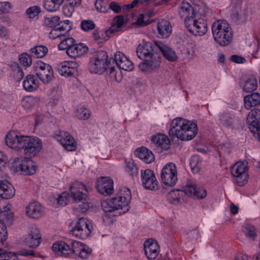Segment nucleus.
<instances>
[{
	"instance_id": "nucleus-35",
	"label": "nucleus",
	"mask_w": 260,
	"mask_h": 260,
	"mask_svg": "<svg viewBox=\"0 0 260 260\" xmlns=\"http://www.w3.org/2000/svg\"><path fill=\"white\" fill-rule=\"evenodd\" d=\"M24 88L28 91L36 90L39 87V81L32 75H27L23 81Z\"/></svg>"
},
{
	"instance_id": "nucleus-31",
	"label": "nucleus",
	"mask_w": 260,
	"mask_h": 260,
	"mask_svg": "<svg viewBox=\"0 0 260 260\" xmlns=\"http://www.w3.org/2000/svg\"><path fill=\"white\" fill-rule=\"evenodd\" d=\"M244 103L245 108L247 110H250L252 107L259 105L260 104V93L254 92L245 96Z\"/></svg>"
},
{
	"instance_id": "nucleus-24",
	"label": "nucleus",
	"mask_w": 260,
	"mask_h": 260,
	"mask_svg": "<svg viewBox=\"0 0 260 260\" xmlns=\"http://www.w3.org/2000/svg\"><path fill=\"white\" fill-rule=\"evenodd\" d=\"M41 240L39 230L36 228H33L24 239V242L29 247L36 248L40 244Z\"/></svg>"
},
{
	"instance_id": "nucleus-53",
	"label": "nucleus",
	"mask_w": 260,
	"mask_h": 260,
	"mask_svg": "<svg viewBox=\"0 0 260 260\" xmlns=\"http://www.w3.org/2000/svg\"><path fill=\"white\" fill-rule=\"evenodd\" d=\"M126 169L131 175H134L137 172V168L132 161H128L126 162Z\"/></svg>"
},
{
	"instance_id": "nucleus-1",
	"label": "nucleus",
	"mask_w": 260,
	"mask_h": 260,
	"mask_svg": "<svg viewBox=\"0 0 260 260\" xmlns=\"http://www.w3.org/2000/svg\"><path fill=\"white\" fill-rule=\"evenodd\" d=\"M7 145L16 151L23 150L25 154L35 156L42 149V142L37 137L24 136L17 131L9 132L5 137Z\"/></svg>"
},
{
	"instance_id": "nucleus-54",
	"label": "nucleus",
	"mask_w": 260,
	"mask_h": 260,
	"mask_svg": "<svg viewBox=\"0 0 260 260\" xmlns=\"http://www.w3.org/2000/svg\"><path fill=\"white\" fill-rule=\"evenodd\" d=\"M11 9V5L9 2H0V12L3 13H8Z\"/></svg>"
},
{
	"instance_id": "nucleus-13",
	"label": "nucleus",
	"mask_w": 260,
	"mask_h": 260,
	"mask_svg": "<svg viewBox=\"0 0 260 260\" xmlns=\"http://www.w3.org/2000/svg\"><path fill=\"white\" fill-rule=\"evenodd\" d=\"M35 71L39 79L44 84L50 82L53 76L51 67L42 61L38 62L35 66Z\"/></svg>"
},
{
	"instance_id": "nucleus-36",
	"label": "nucleus",
	"mask_w": 260,
	"mask_h": 260,
	"mask_svg": "<svg viewBox=\"0 0 260 260\" xmlns=\"http://www.w3.org/2000/svg\"><path fill=\"white\" fill-rule=\"evenodd\" d=\"M124 23V17L122 15L116 16L113 19V24L111 27L106 31L107 36L114 32L119 31Z\"/></svg>"
},
{
	"instance_id": "nucleus-3",
	"label": "nucleus",
	"mask_w": 260,
	"mask_h": 260,
	"mask_svg": "<svg viewBox=\"0 0 260 260\" xmlns=\"http://www.w3.org/2000/svg\"><path fill=\"white\" fill-rule=\"evenodd\" d=\"M198 131V126L196 122L181 117H177L172 121L169 135L181 140L187 141L193 139Z\"/></svg>"
},
{
	"instance_id": "nucleus-62",
	"label": "nucleus",
	"mask_w": 260,
	"mask_h": 260,
	"mask_svg": "<svg viewBox=\"0 0 260 260\" xmlns=\"http://www.w3.org/2000/svg\"><path fill=\"white\" fill-rule=\"evenodd\" d=\"M56 27L59 29L64 36H66V34L70 30L67 27V25H64L60 22L58 23Z\"/></svg>"
},
{
	"instance_id": "nucleus-63",
	"label": "nucleus",
	"mask_w": 260,
	"mask_h": 260,
	"mask_svg": "<svg viewBox=\"0 0 260 260\" xmlns=\"http://www.w3.org/2000/svg\"><path fill=\"white\" fill-rule=\"evenodd\" d=\"M169 197L172 198L174 201L178 202L180 200V196L179 194V191H172L169 193Z\"/></svg>"
},
{
	"instance_id": "nucleus-64",
	"label": "nucleus",
	"mask_w": 260,
	"mask_h": 260,
	"mask_svg": "<svg viewBox=\"0 0 260 260\" xmlns=\"http://www.w3.org/2000/svg\"><path fill=\"white\" fill-rule=\"evenodd\" d=\"M94 31L92 32V37L95 40H99L101 39V36L103 35L102 32H101L98 28L94 29Z\"/></svg>"
},
{
	"instance_id": "nucleus-12",
	"label": "nucleus",
	"mask_w": 260,
	"mask_h": 260,
	"mask_svg": "<svg viewBox=\"0 0 260 260\" xmlns=\"http://www.w3.org/2000/svg\"><path fill=\"white\" fill-rule=\"evenodd\" d=\"M247 122L250 131L260 141V109L251 110L247 116Z\"/></svg>"
},
{
	"instance_id": "nucleus-58",
	"label": "nucleus",
	"mask_w": 260,
	"mask_h": 260,
	"mask_svg": "<svg viewBox=\"0 0 260 260\" xmlns=\"http://www.w3.org/2000/svg\"><path fill=\"white\" fill-rule=\"evenodd\" d=\"M109 7L110 9L116 13H119L121 11V6L115 2H112L109 5Z\"/></svg>"
},
{
	"instance_id": "nucleus-14",
	"label": "nucleus",
	"mask_w": 260,
	"mask_h": 260,
	"mask_svg": "<svg viewBox=\"0 0 260 260\" xmlns=\"http://www.w3.org/2000/svg\"><path fill=\"white\" fill-rule=\"evenodd\" d=\"M141 178L143 186L147 189L156 190L158 189V182L154 172L150 169L142 170Z\"/></svg>"
},
{
	"instance_id": "nucleus-28",
	"label": "nucleus",
	"mask_w": 260,
	"mask_h": 260,
	"mask_svg": "<svg viewBox=\"0 0 260 260\" xmlns=\"http://www.w3.org/2000/svg\"><path fill=\"white\" fill-rule=\"evenodd\" d=\"M27 215L32 218H39L42 215L41 205L38 202L30 203L25 208Z\"/></svg>"
},
{
	"instance_id": "nucleus-21",
	"label": "nucleus",
	"mask_w": 260,
	"mask_h": 260,
	"mask_svg": "<svg viewBox=\"0 0 260 260\" xmlns=\"http://www.w3.org/2000/svg\"><path fill=\"white\" fill-rule=\"evenodd\" d=\"M96 188L100 193L110 195L113 192V181L110 177H102L97 180Z\"/></svg>"
},
{
	"instance_id": "nucleus-22",
	"label": "nucleus",
	"mask_w": 260,
	"mask_h": 260,
	"mask_svg": "<svg viewBox=\"0 0 260 260\" xmlns=\"http://www.w3.org/2000/svg\"><path fill=\"white\" fill-rule=\"evenodd\" d=\"M157 49L158 47H155V44L153 45L151 42H146L138 46L136 53L138 57L142 60L150 57L152 54H158L154 52L157 51Z\"/></svg>"
},
{
	"instance_id": "nucleus-46",
	"label": "nucleus",
	"mask_w": 260,
	"mask_h": 260,
	"mask_svg": "<svg viewBox=\"0 0 260 260\" xmlns=\"http://www.w3.org/2000/svg\"><path fill=\"white\" fill-rule=\"evenodd\" d=\"M74 40L73 38L64 36L58 45V49L60 50H65L67 46L70 44H71V43L74 41Z\"/></svg>"
},
{
	"instance_id": "nucleus-20",
	"label": "nucleus",
	"mask_w": 260,
	"mask_h": 260,
	"mask_svg": "<svg viewBox=\"0 0 260 260\" xmlns=\"http://www.w3.org/2000/svg\"><path fill=\"white\" fill-rule=\"evenodd\" d=\"M143 247L145 255L148 259H154L160 251L159 246L157 242L152 239L146 240Z\"/></svg>"
},
{
	"instance_id": "nucleus-61",
	"label": "nucleus",
	"mask_w": 260,
	"mask_h": 260,
	"mask_svg": "<svg viewBox=\"0 0 260 260\" xmlns=\"http://www.w3.org/2000/svg\"><path fill=\"white\" fill-rule=\"evenodd\" d=\"M7 161V157L3 152L0 151V170L5 167Z\"/></svg>"
},
{
	"instance_id": "nucleus-42",
	"label": "nucleus",
	"mask_w": 260,
	"mask_h": 260,
	"mask_svg": "<svg viewBox=\"0 0 260 260\" xmlns=\"http://www.w3.org/2000/svg\"><path fill=\"white\" fill-rule=\"evenodd\" d=\"M243 232L247 237L251 239H253L256 235L255 227L251 224L246 225L244 228Z\"/></svg>"
},
{
	"instance_id": "nucleus-2",
	"label": "nucleus",
	"mask_w": 260,
	"mask_h": 260,
	"mask_svg": "<svg viewBox=\"0 0 260 260\" xmlns=\"http://www.w3.org/2000/svg\"><path fill=\"white\" fill-rule=\"evenodd\" d=\"M131 198L130 190L126 187H122L120 188L117 197L102 202L101 205L105 212L103 216V220L104 221L108 220V212L119 209L122 210L120 212V214L127 212L129 210L128 204Z\"/></svg>"
},
{
	"instance_id": "nucleus-51",
	"label": "nucleus",
	"mask_w": 260,
	"mask_h": 260,
	"mask_svg": "<svg viewBox=\"0 0 260 260\" xmlns=\"http://www.w3.org/2000/svg\"><path fill=\"white\" fill-rule=\"evenodd\" d=\"M70 197L68 193L64 192L60 194L58 199H57V203L61 206H64L67 204Z\"/></svg>"
},
{
	"instance_id": "nucleus-6",
	"label": "nucleus",
	"mask_w": 260,
	"mask_h": 260,
	"mask_svg": "<svg viewBox=\"0 0 260 260\" xmlns=\"http://www.w3.org/2000/svg\"><path fill=\"white\" fill-rule=\"evenodd\" d=\"M72 247L63 241L55 242L52 245V249L58 254L66 256L71 253L78 254L84 247L82 243L77 241H71Z\"/></svg>"
},
{
	"instance_id": "nucleus-26",
	"label": "nucleus",
	"mask_w": 260,
	"mask_h": 260,
	"mask_svg": "<svg viewBox=\"0 0 260 260\" xmlns=\"http://www.w3.org/2000/svg\"><path fill=\"white\" fill-rule=\"evenodd\" d=\"M179 14L181 18L184 19L185 24L186 20L191 19L196 16L192 6L189 3L184 1L180 6Z\"/></svg>"
},
{
	"instance_id": "nucleus-52",
	"label": "nucleus",
	"mask_w": 260,
	"mask_h": 260,
	"mask_svg": "<svg viewBox=\"0 0 260 260\" xmlns=\"http://www.w3.org/2000/svg\"><path fill=\"white\" fill-rule=\"evenodd\" d=\"M49 37L50 39H52L59 38L60 40H61L64 36L63 35V34L60 31L59 29L55 27L54 28L51 30L49 34Z\"/></svg>"
},
{
	"instance_id": "nucleus-17",
	"label": "nucleus",
	"mask_w": 260,
	"mask_h": 260,
	"mask_svg": "<svg viewBox=\"0 0 260 260\" xmlns=\"http://www.w3.org/2000/svg\"><path fill=\"white\" fill-rule=\"evenodd\" d=\"M71 197L75 201L85 200L87 198L88 190L82 183L75 181L70 187Z\"/></svg>"
},
{
	"instance_id": "nucleus-10",
	"label": "nucleus",
	"mask_w": 260,
	"mask_h": 260,
	"mask_svg": "<svg viewBox=\"0 0 260 260\" xmlns=\"http://www.w3.org/2000/svg\"><path fill=\"white\" fill-rule=\"evenodd\" d=\"M188 31L196 36H203L207 31V24L202 18H197V15L186 21L185 24Z\"/></svg>"
},
{
	"instance_id": "nucleus-38",
	"label": "nucleus",
	"mask_w": 260,
	"mask_h": 260,
	"mask_svg": "<svg viewBox=\"0 0 260 260\" xmlns=\"http://www.w3.org/2000/svg\"><path fill=\"white\" fill-rule=\"evenodd\" d=\"M201 161L199 156L194 155L191 157L189 166L194 173H197L200 171L201 169Z\"/></svg>"
},
{
	"instance_id": "nucleus-16",
	"label": "nucleus",
	"mask_w": 260,
	"mask_h": 260,
	"mask_svg": "<svg viewBox=\"0 0 260 260\" xmlns=\"http://www.w3.org/2000/svg\"><path fill=\"white\" fill-rule=\"evenodd\" d=\"M54 138L66 150L74 151L76 149V142L69 133L63 131H59Z\"/></svg>"
},
{
	"instance_id": "nucleus-50",
	"label": "nucleus",
	"mask_w": 260,
	"mask_h": 260,
	"mask_svg": "<svg viewBox=\"0 0 260 260\" xmlns=\"http://www.w3.org/2000/svg\"><path fill=\"white\" fill-rule=\"evenodd\" d=\"M96 9L101 12H105L107 11L108 4L107 2L103 0H96L94 3Z\"/></svg>"
},
{
	"instance_id": "nucleus-9",
	"label": "nucleus",
	"mask_w": 260,
	"mask_h": 260,
	"mask_svg": "<svg viewBox=\"0 0 260 260\" xmlns=\"http://www.w3.org/2000/svg\"><path fill=\"white\" fill-rule=\"evenodd\" d=\"M161 179L164 184L169 186L175 185L177 181V170L176 165L169 162L162 169Z\"/></svg>"
},
{
	"instance_id": "nucleus-40",
	"label": "nucleus",
	"mask_w": 260,
	"mask_h": 260,
	"mask_svg": "<svg viewBox=\"0 0 260 260\" xmlns=\"http://www.w3.org/2000/svg\"><path fill=\"white\" fill-rule=\"evenodd\" d=\"M90 115L89 110L83 107L78 108L76 111V116L80 119H88Z\"/></svg>"
},
{
	"instance_id": "nucleus-57",
	"label": "nucleus",
	"mask_w": 260,
	"mask_h": 260,
	"mask_svg": "<svg viewBox=\"0 0 260 260\" xmlns=\"http://www.w3.org/2000/svg\"><path fill=\"white\" fill-rule=\"evenodd\" d=\"M7 237V232L4 224L0 221V240H6Z\"/></svg>"
},
{
	"instance_id": "nucleus-41",
	"label": "nucleus",
	"mask_w": 260,
	"mask_h": 260,
	"mask_svg": "<svg viewBox=\"0 0 260 260\" xmlns=\"http://www.w3.org/2000/svg\"><path fill=\"white\" fill-rule=\"evenodd\" d=\"M60 5L52 0H45L44 2V8L48 11L52 12L57 10Z\"/></svg>"
},
{
	"instance_id": "nucleus-30",
	"label": "nucleus",
	"mask_w": 260,
	"mask_h": 260,
	"mask_svg": "<svg viewBox=\"0 0 260 260\" xmlns=\"http://www.w3.org/2000/svg\"><path fill=\"white\" fill-rule=\"evenodd\" d=\"M240 86L245 92H252L255 90L258 87L256 79L253 76L248 77L243 80Z\"/></svg>"
},
{
	"instance_id": "nucleus-15",
	"label": "nucleus",
	"mask_w": 260,
	"mask_h": 260,
	"mask_svg": "<svg viewBox=\"0 0 260 260\" xmlns=\"http://www.w3.org/2000/svg\"><path fill=\"white\" fill-rule=\"evenodd\" d=\"M142 60L143 61L139 66L142 72L151 73L158 69L160 66V56L159 54H152L150 57Z\"/></svg>"
},
{
	"instance_id": "nucleus-11",
	"label": "nucleus",
	"mask_w": 260,
	"mask_h": 260,
	"mask_svg": "<svg viewBox=\"0 0 260 260\" xmlns=\"http://www.w3.org/2000/svg\"><path fill=\"white\" fill-rule=\"evenodd\" d=\"M14 167L16 171L25 175H33L36 172V167L34 162L26 157L15 158L14 160Z\"/></svg>"
},
{
	"instance_id": "nucleus-19",
	"label": "nucleus",
	"mask_w": 260,
	"mask_h": 260,
	"mask_svg": "<svg viewBox=\"0 0 260 260\" xmlns=\"http://www.w3.org/2000/svg\"><path fill=\"white\" fill-rule=\"evenodd\" d=\"M79 67V64L76 61H64L58 64V72L61 76L70 77L77 72Z\"/></svg>"
},
{
	"instance_id": "nucleus-49",
	"label": "nucleus",
	"mask_w": 260,
	"mask_h": 260,
	"mask_svg": "<svg viewBox=\"0 0 260 260\" xmlns=\"http://www.w3.org/2000/svg\"><path fill=\"white\" fill-rule=\"evenodd\" d=\"M60 18L57 16H55L51 18H45L44 24L45 26L49 27L55 26L59 21Z\"/></svg>"
},
{
	"instance_id": "nucleus-45",
	"label": "nucleus",
	"mask_w": 260,
	"mask_h": 260,
	"mask_svg": "<svg viewBox=\"0 0 260 260\" xmlns=\"http://www.w3.org/2000/svg\"><path fill=\"white\" fill-rule=\"evenodd\" d=\"M220 123L224 126H230L232 124V118L228 113H222L220 116Z\"/></svg>"
},
{
	"instance_id": "nucleus-59",
	"label": "nucleus",
	"mask_w": 260,
	"mask_h": 260,
	"mask_svg": "<svg viewBox=\"0 0 260 260\" xmlns=\"http://www.w3.org/2000/svg\"><path fill=\"white\" fill-rule=\"evenodd\" d=\"M4 199H0V213L6 212L10 210V206L9 205H6Z\"/></svg>"
},
{
	"instance_id": "nucleus-4",
	"label": "nucleus",
	"mask_w": 260,
	"mask_h": 260,
	"mask_svg": "<svg viewBox=\"0 0 260 260\" xmlns=\"http://www.w3.org/2000/svg\"><path fill=\"white\" fill-rule=\"evenodd\" d=\"M212 32L215 42L221 46L228 45L233 39V32L229 23L224 20H217L212 26Z\"/></svg>"
},
{
	"instance_id": "nucleus-47",
	"label": "nucleus",
	"mask_w": 260,
	"mask_h": 260,
	"mask_svg": "<svg viewBox=\"0 0 260 260\" xmlns=\"http://www.w3.org/2000/svg\"><path fill=\"white\" fill-rule=\"evenodd\" d=\"M19 61L20 63L24 67H30L32 63L31 56L25 53L21 54L19 57Z\"/></svg>"
},
{
	"instance_id": "nucleus-43",
	"label": "nucleus",
	"mask_w": 260,
	"mask_h": 260,
	"mask_svg": "<svg viewBox=\"0 0 260 260\" xmlns=\"http://www.w3.org/2000/svg\"><path fill=\"white\" fill-rule=\"evenodd\" d=\"M81 28L85 31L93 30L95 27L94 23L90 20H84L80 24Z\"/></svg>"
},
{
	"instance_id": "nucleus-8",
	"label": "nucleus",
	"mask_w": 260,
	"mask_h": 260,
	"mask_svg": "<svg viewBox=\"0 0 260 260\" xmlns=\"http://www.w3.org/2000/svg\"><path fill=\"white\" fill-rule=\"evenodd\" d=\"M92 226L86 218H80L76 222V225L71 230L72 234L80 239H85L88 237L91 232Z\"/></svg>"
},
{
	"instance_id": "nucleus-23",
	"label": "nucleus",
	"mask_w": 260,
	"mask_h": 260,
	"mask_svg": "<svg viewBox=\"0 0 260 260\" xmlns=\"http://www.w3.org/2000/svg\"><path fill=\"white\" fill-rule=\"evenodd\" d=\"M114 60L119 69L131 71L134 68L133 63L121 52L117 51L114 55Z\"/></svg>"
},
{
	"instance_id": "nucleus-44",
	"label": "nucleus",
	"mask_w": 260,
	"mask_h": 260,
	"mask_svg": "<svg viewBox=\"0 0 260 260\" xmlns=\"http://www.w3.org/2000/svg\"><path fill=\"white\" fill-rule=\"evenodd\" d=\"M41 12V8L37 6H34L28 8L26 11V14L29 18H34L39 15Z\"/></svg>"
},
{
	"instance_id": "nucleus-37",
	"label": "nucleus",
	"mask_w": 260,
	"mask_h": 260,
	"mask_svg": "<svg viewBox=\"0 0 260 260\" xmlns=\"http://www.w3.org/2000/svg\"><path fill=\"white\" fill-rule=\"evenodd\" d=\"M5 240H0V260H19L17 255L11 252H4L3 246Z\"/></svg>"
},
{
	"instance_id": "nucleus-34",
	"label": "nucleus",
	"mask_w": 260,
	"mask_h": 260,
	"mask_svg": "<svg viewBox=\"0 0 260 260\" xmlns=\"http://www.w3.org/2000/svg\"><path fill=\"white\" fill-rule=\"evenodd\" d=\"M158 34L163 38H168L172 32V26L166 20H161L157 23Z\"/></svg>"
},
{
	"instance_id": "nucleus-33",
	"label": "nucleus",
	"mask_w": 260,
	"mask_h": 260,
	"mask_svg": "<svg viewBox=\"0 0 260 260\" xmlns=\"http://www.w3.org/2000/svg\"><path fill=\"white\" fill-rule=\"evenodd\" d=\"M88 48L83 43H76L69 55L71 58H76L80 57L87 53Z\"/></svg>"
},
{
	"instance_id": "nucleus-7",
	"label": "nucleus",
	"mask_w": 260,
	"mask_h": 260,
	"mask_svg": "<svg viewBox=\"0 0 260 260\" xmlns=\"http://www.w3.org/2000/svg\"><path fill=\"white\" fill-rule=\"evenodd\" d=\"M247 164L246 161H240L231 167V174L239 186L244 185L248 181Z\"/></svg>"
},
{
	"instance_id": "nucleus-5",
	"label": "nucleus",
	"mask_w": 260,
	"mask_h": 260,
	"mask_svg": "<svg viewBox=\"0 0 260 260\" xmlns=\"http://www.w3.org/2000/svg\"><path fill=\"white\" fill-rule=\"evenodd\" d=\"M108 57L106 52L99 51L95 52L90 58L89 69L91 73L102 74L108 66Z\"/></svg>"
},
{
	"instance_id": "nucleus-32",
	"label": "nucleus",
	"mask_w": 260,
	"mask_h": 260,
	"mask_svg": "<svg viewBox=\"0 0 260 260\" xmlns=\"http://www.w3.org/2000/svg\"><path fill=\"white\" fill-rule=\"evenodd\" d=\"M135 154L147 164H150L154 160V156L152 151L145 147L138 148L135 151Z\"/></svg>"
},
{
	"instance_id": "nucleus-29",
	"label": "nucleus",
	"mask_w": 260,
	"mask_h": 260,
	"mask_svg": "<svg viewBox=\"0 0 260 260\" xmlns=\"http://www.w3.org/2000/svg\"><path fill=\"white\" fill-rule=\"evenodd\" d=\"M152 143L156 147L164 150H168L170 148L171 142L167 136L164 134H157L151 138Z\"/></svg>"
},
{
	"instance_id": "nucleus-27",
	"label": "nucleus",
	"mask_w": 260,
	"mask_h": 260,
	"mask_svg": "<svg viewBox=\"0 0 260 260\" xmlns=\"http://www.w3.org/2000/svg\"><path fill=\"white\" fill-rule=\"evenodd\" d=\"M13 185L6 180H0V196L3 199L12 198L15 194Z\"/></svg>"
},
{
	"instance_id": "nucleus-56",
	"label": "nucleus",
	"mask_w": 260,
	"mask_h": 260,
	"mask_svg": "<svg viewBox=\"0 0 260 260\" xmlns=\"http://www.w3.org/2000/svg\"><path fill=\"white\" fill-rule=\"evenodd\" d=\"M79 202H81V204L78 205V208H76V209L79 210L82 212L87 211L89 208V205L86 202V199Z\"/></svg>"
},
{
	"instance_id": "nucleus-25",
	"label": "nucleus",
	"mask_w": 260,
	"mask_h": 260,
	"mask_svg": "<svg viewBox=\"0 0 260 260\" xmlns=\"http://www.w3.org/2000/svg\"><path fill=\"white\" fill-rule=\"evenodd\" d=\"M155 47H158L157 49L159 50L163 56L169 61L173 62L177 59L178 56L175 51L167 45L161 42L156 41Z\"/></svg>"
},
{
	"instance_id": "nucleus-48",
	"label": "nucleus",
	"mask_w": 260,
	"mask_h": 260,
	"mask_svg": "<svg viewBox=\"0 0 260 260\" xmlns=\"http://www.w3.org/2000/svg\"><path fill=\"white\" fill-rule=\"evenodd\" d=\"M36 99L32 96L25 97L22 101V104L25 109H30L35 104Z\"/></svg>"
},
{
	"instance_id": "nucleus-39",
	"label": "nucleus",
	"mask_w": 260,
	"mask_h": 260,
	"mask_svg": "<svg viewBox=\"0 0 260 260\" xmlns=\"http://www.w3.org/2000/svg\"><path fill=\"white\" fill-rule=\"evenodd\" d=\"M30 51L35 55V57L42 58L46 55L48 51V49L44 46H38L31 48Z\"/></svg>"
},
{
	"instance_id": "nucleus-55",
	"label": "nucleus",
	"mask_w": 260,
	"mask_h": 260,
	"mask_svg": "<svg viewBox=\"0 0 260 260\" xmlns=\"http://www.w3.org/2000/svg\"><path fill=\"white\" fill-rule=\"evenodd\" d=\"M81 250L77 255L82 258L88 257L91 253V250L88 248L83 247Z\"/></svg>"
},
{
	"instance_id": "nucleus-18",
	"label": "nucleus",
	"mask_w": 260,
	"mask_h": 260,
	"mask_svg": "<svg viewBox=\"0 0 260 260\" xmlns=\"http://www.w3.org/2000/svg\"><path fill=\"white\" fill-rule=\"evenodd\" d=\"M182 191L190 197L198 199H203L207 196L206 190L202 187H197L196 184L191 180H187L182 187Z\"/></svg>"
},
{
	"instance_id": "nucleus-60",
	"label": "nucleus",
	"mask_w": 260,
	"mask_h": 260,
	"mask_svg": "<svg viewBox=\"0 0 260 260\" xmlns=\"http://www.w3.org/2000/svg\"><path fill=\"white\" fill-rule=\"evenodd\" d=\"M230 60L232 61L238 63H242L245 61V59L244 58L237 55H233L231 56Z\"/></svg>"
}]
</instances>
